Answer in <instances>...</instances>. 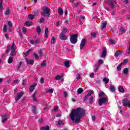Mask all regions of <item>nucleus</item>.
<instances>
[{"label":"nucleus","mask_w":130,"mask_h":130,"mask_svg":"<svg viewBox=\"0 0 130 130\" xmlns=\"http://www.w3.org/2000/svg\"><path fill=\"white\" fill-rule=\"evenodd\" d=\"M48 92H49L50 93H53V89L52 88L48 90Z\"/></svg>","instance_id":"774afa93"},{"label":"nucleus","mask_w":130,"mask_h":130,"mask_svg":"<svg viewBox=\"0 0 130 130\" xmlns=\"http://www.w3.org/2000/svg\"><path fill=\"white\" fill-rule=\"evenodd\" d=\"M70 41L72 44H76L78 42V35L74 34L71 36Z\"/></svg>","instance_id":"7ed1b4c3"},{"label":"nucleus","mask_w":130,"mask_h":130,"mask_svg":"<svg viewBox=\"0 0 130 130\" xmlns=\"http://www.w3.org/2000/svg\"><path fill=\"white\" fill-rule=\"evenodd\" d=\"M11 50V46L10 45H8L7 46V48L6 49V52L7 53H9V52H10V50Z\"/></svg>","instance_id":"8fccbe9b"},{"label":"nucleus","mask_w":130,"mask_h":130,"mask_svg":"<svg viewBox=\"0 0 130 130\" xmlns=\"http://www.w3.org/2000/svg\"><path fill=\"white\" fill-rule=\"evenodd\" d=\"M14 83L15 84H19V80L16 79L14 81Z\"/></svg>","instance_id":"052dcab7"},{"label":"nucleus","mask_w":130,"mask_h":130,"mask_svg":"<svg viewBox=\"0 0 130 130\" xmlns=\"http://www.w3.org/2000/svg\"><path fill=\"white\" fill-rule=\"evenodd\" d=\"M123 64V63H121L117 67V71H120L121 70V66Z\"/></svg>","instance_id":"79ce46f5"},{"label":"nucleus","mask_w":130,"mask_h":130,"mask_svg":"<svg viewBox=\"0 0 130 130\" xmlns=\"http://www.w3.org/2000/svg\"><path fill=\"white\" fill-rule=\"evenodd\" d=\"M32 50H34V49H29L28 50H27L26 51V52L25 53H24V55H25V56H27V55H28V54H29V53H30V52H31V51H32Z\"/></svg>","instance_id":"7c9ffc66"},{"label":"nucleus","mask_w":130,"mask_h":130,"mask_svg":"<svg viewBox=\"0 0 130 130\" xmlns=\"http://www.w3.org/2000/svg\"><path fill=\"white\" fill-rule=\"evenodd\" d=\"M127 63V59H125L123 61V62H121V63H123H123Z\"/></svg>","instance_id":"338daca9"},{"label":"nucleus","mask_w":130,"mask_h":130,"mask_svg":"<svg viewBox=\"0 0 130 130\" xmlns=\"http://www.w3.org/2000/svg\"><path fill=\"white\" fill-rule=\"evenodd\" d=\"M3 32L5 33L8 32V26L7 25H4L3 27Z\"/></svg>","instance_id":"2f4dec72"},{"label":"nucleus","mask_w":130,"mask_h":130,"mask_svg":"<svg viewBox=\"0 0 130 130\" xmlns=\"http://www.w3.org/2000/svg\"><path fill=\"white\" fill-rule=\"evenodd\" d=\"M45 34L46 38H47L48 37V28L46 27L45 29Z\"/></svg>","instance_id":"aec40b11"},{"label":"nucleus","mask_w":130,"mask_h":130,"mask_svg":"<svg viewBox=\"0 0 130 130\" xmlns=\"http://www.w3.org/2000/svg\"><path fill=\"white\" fill-rule=\"evenodd\" d=\"M60 40L66 41L68 39V37L62 33H60Z\"/></svg>","instance_id":"6e6552de"},{"label":"nucleus","mask_w":130,"mask_h":130,"mask_svg":"<svg viewBox=\"0 0 130 130\" xmlns=\"http://www.w3.org/2000/svg\"><path fill=\"white\" fill-rule=\"evenodd\" d=\"M40 130H49V126L46 125L45 127L43 126L41 127Z\"/></svg>","instance_id":"412c9836"},{"label":"nucleus","mask_w":130,"mask_h":130,"mask_svg":"<svg viewBox=\"0 0 130 130\" xmlns=\"http://www.w3.org/2000/svg\"><path fill=\"white\" fill-rule=\"evenodd\" d=\"M108 3L110 6L111 8H112V9H113V8H114L115 6L114 4H113V1H108Z\"/></svg>","instance_id":"6ab92c4d"},{"label":"nucleus","mask_w":130,"mask_h":130,"mask_svg":"<svg viewBox=\"0 0 130 130\" xmlns=\"http://www.w3.org/2000/svg\"><path fill=\"white\" fill-rule=\"evenodd\" d=\"M40 83H41V84H43L44 83V79L43 78H41Z\"/></svg>","instance_id":"bf43d9fd"},{"label":"nucleus","mask_w":130,"mask_h":130,"mask_svg":"<svg viewBox=\"0 0 130 130\" xmlns=\"http://www.w3.org/2000/svg\"><path fill=\"white\" fill-rule=\"evenodd\" d=\"M23 95H24L23 91H21V92L17 93V95L15 98L16 101H17V102L19 101V100H20V99H21V98L22 97V96H23Z\"/></svg>","instance_id":"0eeeda50"},{"label":"nucleus","mask_w":130,"mask_h":130,"mask_svg":"<svg viewBox=\"0 0 130 130\" xmlns=\"http://www.w3.org/2000/svg\"><path fill=\"white\" fill-rule=\"evenodd\" d=\"M58 13L59 16H62V14H63V10L61 7H59L58 9Z\"/></svg>","instance_id":"ddd939ff"},{"label":"nucleus","mask_w":130,"mask_h":130,"mask_svg":"<svg viewBox=\"0 0 130 130\" xmlns=\"http://www.w3.org/2000/svg\"><path fill=\"white\" fill-rule=\"evenodd\" d=\"M37 85V84H34L31 85L30 87H29V92L32 93V92H33V90L35 89V87H36Z\"/></svg>","instance_id":"f8f14e48"},{"label":"nucleus","mask_w":130,"mask_h":130,"mask_svg":"<svg viewBox=\"0 0 130 130\" xmlns=\"http://www.w3.org/2000/svg\"><path fill=\"white\" fill-rule=\"evenodd\" d=\"M22 33L23 34H26V32H27V28H26L25 27H22Z\"/></svg>","instance_id":"ea45409f"},{"label":"nucleus","mask_w":130,"mask_h":130,"mask_svg":"<svg viewBox=\"0 0 130 130\" xmlns=\"http://www.w3.org/2000/svg\"><path fill=\"white\" fill-rule=\"evenodd\" d=\"M104 95H105V93H104V92L103 91H101L100 92V94L99 95V97H103V96H104Z\"/></svg>","instance_id":"49530a36"},{"label":"nucleus","mask_w":130,"mask_h":130,"mask_svg":"<svg viewBox=\"0 0 130 130\" xmlns=\"http://www.w3.org/2000/svg\"><path fill=\"white\" fill-rule=\"evenodd\" d=\"M41 14L44 17L49 18V16H50V9L48 8L46 6H44L42 8V11H41Z\"/></svg>","instance_id":"f03ea898"},{"label":"nucleus","mask_w":130,"mask_h":130,"mask_svg":"<svg viewBox=\"0 0 130 130\" xmlns=\"http://www.w3.org/2000/svg\"><path fill=\"white\" fill-rule=\"evenodd\" d=\"M8 25V29L9 30L10 32H12V28H13V23H12V21H8L7 22Z\"/></svg>","instance_id":"1a4fd4ad"},{"label":"nucleus","mask_w":130,"mask_h":130,"mask_svg":"<svg viewBox=\"0 0 130 130\" xmlns=\"http://www.w3.org/2000/svg\"><path fill=\"white\" fill-rule=\"evenodd\" d=\"M119 92L120 93H124V88L122 87V86L119 87Z\"/></svg>","instance_id":"c85d7f7f"},{"label":"nucleus","mask_w":130,"mask_h":130,"mask_svg":"<svg viewBox=\"0 0 130 130\" xmlns=\"http://www.w3.org/2000/svg\"><path fill=\"white\" fill-rule=\"evenodd\" d=\"M38 52L39 54H40V56H43V52L42 49H41L38 51Z\"/></svg>","instance_id":"c03bdc74"},{"label":"nucleus","mask_w":130,"mask_h":130,"mask_svg":"<svg viewBox=\"0 0 130 130\" xmlns=\"http://www.w3.org/2000/svg\"><path fill=\"white\" fill-rule=\"evenodd\" d=\"M25 25H26V26H32V25H33V23L31 21H26L25 22Z\"/></svg>","instance_id":"a878e982"},{"label":"nucleus","mask_w":130,"mask_h":130,"mask_svg":"<svg viewBox=\"0 0 130 130\" xmlns=\"http://www.w3.org/2000/svg\"><path fill=\"white\" fill-rule=\"evenodd\" d=\"M7 116H9V114H6L5 116H4V117L2 118V122H6V121H7V120H8V118L7 117Z\"/></svg>","instance_id":"a211bd4d"},{"label":"nucleus","mask_w":130,"mask_h":130,"mask_svg":"<svg viewBox=\"0 0 130 130\" xmlns=\"http://www.w3.org/2000/svg\"><path fill=\"white\" fill-rule=\"evenodd\" d=\"M36 93H34L33 94H32V98L34 99V101H35V102H37V101H38L37 100V98H36Z\"/></svg>","instance_id":"473e14b6"},{"label":"nucleus","mask_w":130,"mask_h":130,"mask_svg":"<svg viewBox=\"0 0 130 130\" xmlns=\"http://www.w3.org/2000/svg\"><path fill=\"white\" fill-rule=\"evenodd\" d=\"M10 55L12 57V56H15L16 55V50H12L10 53Z\"/></svg>","instance_id":"bb28decb"},{"label":"nucleus","mask_w":130,"mask_h":130,"mask_svg":"<svg viewBox=\"0 0 130 130\" xmlns=\"http://www.w3.org/2000/svg\"><path fill=\"white\" fill-rule=\"evenodd\" d=\"M10 48L11 50H16V49H17V46H16L15 43H13L12 44L11 47H10Z\"/></svg>","instance_id":"f3484780"},{"label":"nucleus","mask_w":130,"mask_h":130,"mask_svg":"<svg viewBox=\"0 0 130 130\" xmlns=\"http://www.w3.org/2000/svg\"><path fill=\"white\" fill-rule=\"evenodd\" d=\"M107 101V98L104 97L99 100V104L100 105V106H102L103 105V104L106 103V102Z\"/></svg>","instance_id":"423d86ee"},{"label":"nucleus","mask_w":130,"mask_h":130,"mask_svg":"<svg viewBox=\"0 0 130 130\" xmlns=\"http://www.w3.org/2000/svg\"><path fill=\"white\" fill-rule=\"evenodd\" d=\"M123 72L124 75H127V74H128V68L124 69Z\"/></svg>","instance_id":"c9c22d12"},{"label":"nucleus","mask_w":130,"mask_h":130,"mask_svg":"<svg viewBox=\"0 0 130 130\" xmlns=\"http://www.w3.org/2000/svg\"><path fill=\"white\" fill-rule=\"evenodd\" d=\"M70 116L73 122L79 123L81 121V117L85 116V110L81 107L73 109L71 111Z\"/></svg>","instance_id":"f257e3e1"},{"label":"nucleus","mask_w":130,"mask_h":130,"mask_svg":"<svg viewBox=\"0 0 130 130\" xmlns=\"http://www.w3.org/2000/svg\"><path fill=\"white\" fill-rule=\"evenodd\" d=\"M109 42L111 44H114V40H113L110 39L109 40Z\"/></svg>","instance_id":"13d9d810"},{"label":"nucleus","mask_w":130,"mask_h":130,"mask_svg":"<svg viewBox=\"0 0 130 130\" xmlns=\"http://www.w3.org/2000/svg\"><path fill=\"white\" fill-rule=\"evenodd\" d=\"M34 18H35V15H33L32 14H29L28 15V18L29 19V20H33Z\"/></svg>","instance_id":"4be33fe9"},{"label":"nucleus","mask_w":130,"mask_h":130,"mask_svg":"<svg viewBox=\"0 0 130 130\" xmlns=\"http://www.w3.org/2000/svg\"><path fill=\"white\" fill-rule=\"evenodd\" d=\"M4 10V6H3V0H1L0 2V11Z\"/></svg>","instance_id":"58836bf2"},{"label":"nucleus","mask_w":130,"mask_h":130,"mask_svg":"<svg viewBox=\"0 0 130 130\" xmlns=\"http://www.w3.org/2000/svg\"><path fill=\"white\" fill-rule=\"evenodd\" d=\"M90 35H91V37L93 38H96V37H97V33L95 32H91Z\"/></svg>","instance_id":"e433bc0d"},{"label":"nucleus","mask_w":130,"mask_h":130,"mask_svg":"<svg viewBox=\"0 0 130 130\" xmlns=\"http://www.w3.org/2000/svg\"><path fill=\"white\" fill-rule=\"evenodd\" d=\"M30 43H31V44L33 45V44H34V43H35V41L34 40H31L30 41Z\"/></svg>","instance_id":"680f3d73"},{"label":"nucleus","mask_w":130,"mask_h":130,"mask_svg":"<svg viewBox=\"0 0 130 130\" xmlns=\"http://www.w3.org/2000/svg\"><path fill=\"white\" fill-rule=\"evenodd\" d=\"M107 53V50H106V48L104 47L103 50V52L102 54V57H105L106 56V54Z\"/></svg>","instance_id":"9d476101"},{"label":"nucleus","mask_w":130,"mask_h":130,"mask_svg":"<svg viewBox=\"0 0 130 130\" xmlns=\"http://www.w3.org/2000/svg\"><path fill=\"white\" fill-rule=\"evenodd\" d=\"M23 63V62H22V61H21L20 62H18L17 63V72H20V71H21V66H22V64Z\"/></svg>","instance_id":"9b49d317"},{"label":"nucleus","mask_w":130,"mask_h":130,"mask_svg":"<svg viewBox=\"0 0 130 130\" xmlns=\"http://www.w3.org/2000/svg\"><path fill=\"white\" fill-rule=\"evenodd\" d=\"M110 90L111 92H114L115 91V87L114 86L111 85L110 87Z\"/></svg>","instance_id":"cd10ccee"},{"label":"nucleus","mask_w":130,"mask_h":130,"mask_svg":"<svg viewBox=\"0 0 130 130\" xmlns=\"http://www.w3.org/2000/svg\"><path fill=\"white\" fill-rule=\"evenodd\" d=\"M5 15H9L10 14V9L9 8H6V11L5 13Z\"/></svg>","instance_id":"a18cd8bd"},{"label":"nucleus","mask_w":130,"mask_h":130,"mask_svg":"<svg viewBox=\"0 0 130 130\" xmlns=\"http://www.w3.org/2000/svg\"><path fill=\"white\" fill-rule=\"evenodd\" d=\"M94 92V91L92 90H90L87 93V95L88 96H91V95H92L93 94V93Z\"/></svg>","instance_id":"3c124183"},{"label":"nucleus","mask_w":130,"mask_h":130,"mask_svg":"<svg viewBox=\"0 0 130 130\" xmlns=\"http://www.w3.org/2000/svg\"><path fill=\"white\" fill-rule=\"evenodd\" d=\"M103 82H105V84H106V85H107V84L109 83V79H107V78H104L103 79Z\"/></svg>","instance_id":"c756f323"},{"label":"nucleus","mask_w":130,"mask_h":130,"mask_svg":"<svg viewBox=\"0 0 130 130\" xmlns=\"http://www.w3.org/2000/svg\"><path fill=\"white\" fill-rule=\"evenodd\" d=\"M122 103L125 107H129L130 108V101L127 99H123Z\"/></svg>","instance_id":"20e7f679"},{"label":"nucleus","mask_w":130,"mask_h":130,"mask_svg":"<svg viewBox=\"0 0 130 130\" xmlns=\"http://www.w3.org/2000/svg\"><path fill=\"white\" fill-rule=\"evenodd\" d=\"M122 53V52L120 51H117L115 54H114V56H118L119 55H120V54H121Z\"/></svg>","instance_id":"5701e85b"},{"label":"nucleus","mask_w":130,"mask_h":130,"mask_svg":"<svg viewBox=\"0 0 130 130\" xmlns=\"http://www.w3.org/2000/svg\"><path fill=\"white\" fill-rule=\"evenodd\" d=\"M93 100H94V97L93 96H90L89 99V104H93Z\"/></svg>","instance_id":"4c0bfd02"},{"label":"nucleus","mask_w":130,"mask_h":130,"mask_svg":"<svg viewBox=\"0 0 130 130\" xmlns=\"http://www.w3.org/2000/svg\"><path fill=\"white\" fill-rule=\"evenodd\" d=\"M81 3H75V7H78V6H80V4Z\"/></svg>","instance_id":"69168bd1"},{"label":"nucleus","mask_w":130,"mask_h":130,"mask_svg":"<svg viewBox=\"0 0 130 130\" xmlns=\"http://www.w3.org/2000/svg\"><path fill=\"white\" fill-rule=\"evenodd\" d=\"M86 43H87V39L86 38L82 39L80 44V49L81 50L84 49V47H85V45H86Z\"/></svg>","instance_id":"39448f33"},{"label":"nucleus","mask_w":130,"mask_h":130,"mask_svg":"<svg viewBox=\"0 0 130 130\" xmlns=\"http://www.w3.org/2000/svg\"><path fill=\"white\" fill-rule=\"evenodd\" d=\"M55 80H60L61 79V76L57 75L56 77H55Z\"/></svg>","instance_id":"603ef678"},{"label":"nucleus","mask_w":130,"mask_h":130,"mask_svg":"<svg viewBox=\"0 0 130 130\" xmlns=\"http://www.w3.org/2000/svg\"><path fill=\"white\" fill-rule=\"evenodd\" d=\"M58 106H55L54 108V111H56L57 110H58Z\"/></svg>","instance_id":"e2e57ef3"},{"label":"nucleus","mask_w":130,"mask_h":130,"mask_svg":"<svg viewBox=\"0 0 130 130\" xmlns=\"http://www.w3.org/2000/svg\"><path fill=\"white\" fill-rule=\"evenodd\" d=\"M37 32L39 35L40 34V33H41V27H40L39 26H37Z\"/></svg>","instance_id":"b1692460"},{"label":"nucleus","mask_w":130,"mask_h":130,"mask_svg":"<svg viewBox=\"0 0 130 130\" xmlns=\"http://www.w3.org/2000/svg\"><path fill=\"white\" fill-rule=\"evenodd\" d=\"M33 56H35V58H36V59H39V56H38V55L37 54H36V53H34L32 54Z\"/></svg>","instance_id":"09e8293b"},{"label":"nucleus","mask_w":130,"mask_h":130,"mask_svg":"<svg viewBox=\"0 0 130 130\" xmlns=\"http://www.w3.org/2000/svg\"><path fill=\"white\" fill-rule=\"evenodd\" d=\"M67 32H68V30H67L66 27L63 28V29L62 30L61 32L60 33H62V34H66V33H67Z\"/></svg>","instance_id":"de8ad7c7"},{"label":"nucleus","mask_w":130,"mask_h":130,"mask_svg":"<svg viewBox=\"0 0 130 130\" xmlns=\"http://www.w3.org/2000/svg\"><path fill=\"white\" fill-rule=\"evenodd\" d=\"M41 67H46V60H44L43 62L41 63Z\"/></svg>","instance_id":"37998d69"},{"label":"nucleus","mask_w":130,"mask_h":130,"mask_svg":"<svg viewBox=\"0 0 130 130\" xmlns=\"http://www.w3.org/2000/svg\"><path fill=\"white\" fill-rule=\"evenodd\" d=\"M27 82V79H23L22 81V85L25 86L26 85V83Z\"/></svg>","instance_id":"6e6d98bb"},{"label":"nucleus","mask_w":130,"mask_h":130,"mask_svg":"<svg viewBox=\"0 0 130 130\" xmlns=\"http://www.w3.org/2000/svg\"><path fill=\"white\" fill-rule=\"evenodd\" d=\"M34 13L35 16H36V15H38V14H39V11H38V9H35Z\"/></svg>","instance_id":"864d4df0"},{"label":"nucleus","mask_w":130,"mask_h":130,"mask_svg":"<svg viewBox=\"0 0 130 130\" xmlns=\"http://www.w3.org/2000/svg\"><path fill=\"white\" fill-rule=\"evenodd\" d=\"M83 90L82 88H79L77 90V93L78 94H82V93H83Z\"/></svg>","instance_id":"72a5a7b5"},{"label":"nucleus","mask_w":130,"mask_h":130,"mask_svg":"<svg viewBox=\"0 0 130 130\" xmlns=\"http://www.w3.org/2000/svg\"><path fill=\"white\" fill-rule=\"evenodd\" d=\"M32 111H34V113L35 114H36V113H37V109L36 108V106H32Z\"/></svg>","instance_id":"393cba45"},{"label":"nucleus","mask_w":130,"mask_h":130,"mask_svg":"<svg viewBox=\"0 0 130 130\" xmlns=\"http://www.w3.org/2000/svg\"><path fill=\"white\" fill-rule=\"evenodd\" d=\"M102 63H103V60L101 59L99 60L98 66L100 64H102Z\"/></svg>","instance_id":"5fc2aeb1"},{"label":"nucleus","mask_w":130,"mask_h":130,"mask_svg":"<svg viewBox=\"0 0 130 130\" xmlns=\"http://www.w3.org/2000/svg\"><path fill=\"white\" fill-rule=\"evenodd\" d=\"M64 66L66 67V68H70V67H71L70 65V61H65L64 62Z\"/></svg>","instance_id":"2eb2a0df"},{"label":"nucleus","mask_w":130,"mask_h":130,"mask_svg":"<svg viewBox=\"0 0 130 130\" xmlns=\"http://www.w3.org/2000/svg\"><path fill=\"white\" fill-rule=\"evenodd\" d=\"M51 44H54L55 43V38L54 37H52V39L51 40Z\"/></svg>","instance_id":"a19ab883"},{"label":"nucleus","mask_w":130,"mask_h":130,"mask_svg":"<svg viewBox=\"0 0 130 130\" xmlns=\"http://www.w3.org/2000/svg\"><path fill=\"white\" fill-rule=\"evenodd\" d=\"M26 62L27 64H31V66H33L34 64V61L32 59L28 60L26 59Z\"/></svg>","instance_id":"4468645a"},{"label":"nucleus","mask_w":130,"mask_h":130,"mask_svg":"<svg viewBox=\"0 0 130 130\" xmlns=\"http://www.w3.org/2000/svg\"><path fill=\"white\" fill-rule=\"evenodd\" d=\"M87 100H88V95L86 94V95L84 96V101H87Z\"/></svg>","instance_id":"0e129e2a"},{"label":"nucleus","mask_w":130,"mask_h":130,"mask_svg":"<svg viewBox=\"0 0 130 130\" xmlns=\"http://www.w3.org/2000/svg\"><path fill=\"white\" fill-rule=\"evenodd\" d=\"M120 32H122V33H125V30H124L123 27H121L120 28Z\"/></svg>","instance_id":"4d7b16f0"},{"label":"nucleus","mask_w":130,"mask_h":130,"mask_svg":"<svg viewBox=\"0 0 130 130\" xmlns=\"http://www.w3.org/2000/svg\"><path fill=\"white\" fill-rule=\"evenodd\" d=\"M107 25V21H105L104 22H103L101 24L102 30H103V29L106 27Z\"/></svg>","instance_id":"dca6fc26"},{"label":"nucleus","mask_w":130,"mask_h":130,"mask_svg":"<svg viewBox=\"0 0 130 130\" xmlns=\"http://www.w3.org/2000/svg\"><path fill=\"white\" fill-rule=\"evenodd\" d=\"M8 63H13V57L10 56L8 60Z\"/></svg>","instance_id":"f704fd0d"}]
</instances>
